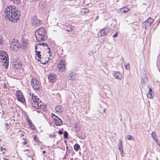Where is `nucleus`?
<instances>
[{
  "instance_id": "nucleus-1",
  "label": "nucleus",
  "mask_w": 160,
  "mask_h": 160,
  "mask_svg": "<svg viewBox=\"0 0 160 160\" xmlns=\"http://www.w3.org/2000/svg\"><path fill=\"white\" fill-rule=\"evenodd\" d=\"M20 11L14 6L9 5L6 8L5 13V17L7 21H10L12 23H15L19 21L20 16Z\"/></svg>"
},
{
  "instance_id": "nucleus-2",
  "label": "nucleus",
  "mask_w": 160,
  "mask_h": 160,
  "mask_svg": "<svg viewBox=\"0 0 160 160\" xmlns=\"http://www.w3.org/2000/svg\"><path fill=\"white\" fill-rule=\"evenodd\" d=\"M35 35L37 41L38 42L43 41L46 39L45 36L46 35V31L43 28H40L37 30Z\"/></svg>"
},
{
  "instance_id": "nucleus-3",
  "label": "nucleus",
  "mask_w": 160,
  "mask_h": 160,
  "mask_svg": "<svg viewBox=\"0 0 160 160\" xmlns=\"http://www.w3.org/2000/svg\"><path fill=\"white\" fill-rule=\"evenodd\" d=\"M16 95L18 101L24 104L25 106L27 105L26 103H25L26 100L25 98L20 90H17L16 92Z\"/></svg>"
},
{
  "instance_id": "nucleus-4",
  "label": "nucleus",
  "mask_w": 160,
  "mask_h": 160,
  "mask_svg": "<svg viewBox=\"0 0 160 160\" xmlns=\"http://www.w3.org/2000/svg\"><path fill=\"white\" fill-rule=\"evenodd\" d=\"M153 22V20L152 18H149L143 23L142 27L145 29L148 28L151 29L152 27V23Z\"/></svg>"
},
{
  "instance_id": "nucleus-5",
  "label": "nucleus",
  "mask_w": 160,
  "mask_h": 160,
  "mask_svg": "<svg viewBox=\"0 0 160 160\" xmlns=\"http://www.w3.org/2000/svg\"><path fill=\"white\" fill-rule=\"evenodd\" d=\"M31 84L32 87L34 89L37 91H39L40 85L38 81L36 79H32L31 80Z\"/></svg>"
},
{
  "instance_id": "nucleus-6",
  "label": "nucleus",
  "mask_w": 160,
  "mask_h": 160,
  "mask_svg": "<svg viewBox=\"0 0 160 160\" xmlns=\"http://www.w3.org/2000/svg\"><path fill=\"white\" fill-rule=\"evenodd\" d=\"M31 22L32 25L35 26H39L42 23L41 21L38 19L35 16H34L32 18Z\"/></svg>"
},
{
  "instance_id": "nucleus-7",
  "label": "nucleus",
  "mask_w": 160,
  "mask_h": 160,
  "mask_svg": "<svg viewBox=\"0 0 160 160\" xmlns=\"http://www.w3.org/2000/svg\"><path fill=\"white\" fill-rule=\"evenodd\" d=\"M109 29L108 28H105L101 29L98 32V35L99 37L104 35H107L109 32Z\"/></svg>"
},
{
  "instance_id": "nucleus-8",
  "label": "nucleus",
  "mask_w": 160,
  "mask_h": 160,
  "mask_svg": "<svg viewBox=\"0 0 160 160\" xmlns=\"http://www.w3.org/2000/svg\"><path fill=\"white\" fill-rule=\"evenodd\" d=\"M65 65L66 62L64 61H60L58 66L59 71L61 72L64 71L65 69Z\"/></svg>"
},
{
  "instance_id": "nucleus-9",
  "label": "nucleus",
  "mask_w": 160,
  "mask_h": 160,
  "mask_svg": "<svg viewBox=\"0 0 160 160\" xmlns=\"http://www.w3.org/2000/svg\"><path fill=\"white\" fill-rule=\"evenodd\" d=\"M57 76L54 73H51L48 76V78L51 83H53L57 80Z\"/></svg>"
},
{
  "instance_id": "nucleus-10",
  "label": "nucleus",
  "mask_w": 160,
  "mask_h": 160,
  "mask_svg": "<svg viewBox=\"0 0 160 160\" xmlns=\"http://www.w3.org/2000/svg\"><path fill=\"white\" fill-rule=\"evenodd\" d=\"M118 147L122 157H123L124 156V151L123 149L122 143L120 139L119 140Z\"/></svg>"
},
{
  "instance_id": "nucleus-11",
  "label": "nucleus",
  "mask_w": 160,
  "mask_h": 160,
  "mask_svg": "<svg viewBox=\"0 0 160 160\" xmlns=\"http://www.w3.org/2000/svg\"><path fill=\"white\" fill-rule=\"evenodd\" d=\"M63 28L64 29L68 32L72 31L74 30V27L69 24L67 23L66 25H63Z\"/></svg>"
},
{
  "instance_id": "nucleus-12",
  "label": "nucleus",
  "mask_w": 160,
  "mask_h": 160,
  "mask_svg": "<svg viewBox=\"0 0 160 160\" xmlns=\"http://www.w3.org/2000/svg\"><path fill=\"white\" fill-rule=\"evenodd\" d=\"M0 57H1V59L4 61L8 57V54L3 50H0Z\"/></svg>"
},
{
  "instance_id": "nucleus-13",
  "label": "nucleus",
  "mask_w": 160,
  "mask_h": 160,
  "mask_svg": "<svg viewBox=\"0 0 160 160\" xmlns=\"http://www.w3.org/2000/svg\"><path fill=\"white\" fill-rule=\"evenodd\" d=\"M112 75L115 78L119 80H121L122 79V76L120 72L118 71H113Z\"/></svg>"
},
{
  "instance_id": "nucleus-14",
  "label": "nucleus",
  "mask_w": 160,
  "mask_h": 160,
  "mask_svg": "<svg viewBox=\"0 0 160 160\" xmlns=\"http://www.w3.org/2000/svg\"><path fill=\"white\" fill-rule=\"evenodd\" d=\"M14 39L13 40L12 42V45H13L12 49H14L15 50H18V49L21 48V45L20 44H18V42H16L15 41L14 42Z\"/></svg>"
},
{
  "instance_id": "nucleus-15",
  "label": "nucleus",
  "mask_w": 160,
  "mask_h": 160,
  "mask_svg": "<svg viewBox=\"0 0 160 160\" xmlns=\"http://www.w3.org/2000/svg\"><path fill=\"white\" fill-rule=\"evenodd\" d=\"M55 124L56 126H59L61 124L62 122L61 119L58 117L54 118Z\"/></svg>"
},
{
  "instance_id": "nucleus-16",
  "label": "nucleus",
  "mask_w": 160,
  "mask_h": 160,
  "mask_svg": "<svg viewBox=\"0 0 160 160\" xmlns=\"http://www.w3.org/2000/svg\"><path fill=\"white\" fill-rule=\"evenodd\" d=\"M77 136L79 138H84L85 136V134L82 132V131H75Z\"/></svg>"
},
{
  "instance_id": "nucleus-17",
  "label": "nucleus",
  "mask_w": 160,
  "mask_h": 160,
  "mask_svg": "<svg viewBox=\"0 0 160 160\" xmlns=\"http://www.w3.org/2000/svg\"><path fill=\"white\" fill-rule=\"evenodd\" d=\"M148 88L149 89V92L147 94V97L148 98L152 99L153 98V91L152 89L150 88L149 86H148Z\"/></svg>"
},
{
  "instance_id": "nucleus-18",
  "label": "nucleus",
  "mask_w": 160,
  "mask_h": 160,
  "mask_svg": "<svg viewBox=\"0 0 160 160\" xmlns=\"http://www.w3.org/2000/svg\"><path fill=\"white\" fill-rule=\"evenodd\" d=\"M142 84H143L144 85H145L147 81V75L145 74H144L143 76H142Z\"/></svg>"
},
{
  "instance_id": "nucleus-19",
  "label": "nucleus",
  "mask_w": 160,
  "mask_h": 160,
  "mask_svg": "<svg viewBox=\"0 0 160 160\" xmlns=\"http://www.w3.org/2000/svg\"><path fill=\"white\" fill-rule=\"evenodd\" d=\"M55 110L57 112L61 113L63 111V108L60 105L57 106L55 107Z\"/></svg>"
},
{
  "instance_id": "nucleus-20",
  "label": "nucleus",
  "mask_w": 160,
  "mask_h": 160,
  "mask_svg": "<svg viewBox=\"0 0 160 160\" xmlns=\"http://www.w3.org/2000/svg\"><path fill=\"white\" fill-rule=\"evenodd\" d=\"M129 10V9L126 7H123L122 8L120 9L119 12L120 14H122L124 13H126L128 12Z\"/></svg>"
},
{
  "instance_id": "nucleus-21",
  "label": "nucleus",
  "mask_w": 160,
  "mask_h": 160,
  "mask_svg": "<svg viewBox=\"0 0 160 160\" xmlns=\"http://www.w3.org/2000/svg\"><path fill=\"white\" fill-rule=\"evenodd\" d=\"M8 60V58H6V59H5L4 61H2V62L4 61V64H3V66L6 69H7L8 68V66L9 65Z\"/></svg>"
},
{
  "instance_id": "nucleus-22",
  "label": "nucleus",
  "mask_w": 160,
  "mask_h": 160,
  "mask_svg": "<svg viewBox=\"0 0 160 160\" xmlns=\"http://www.w3.org/2000/svg\"><path fill=\"white\" fill-rule=\"evenodd\" d=\"M27 120L28 123V124L30 125V127L31 128V129L33 130H34L35 127L33 125V124H32L30 119L27 118Z\"/></svg>"
},
{
  "instance_id": "nucleus-23",
  "label": "nucleus",
  "mask_w": 160,
  "mask_h": 160,
  "mask_svg": "<svg viewBox=\"0 0 160 160\" xmlns=\"http://www.w3.org/2000/svg\"><path fill=\"white\" fill-rule=\"evenodd\" d=\"M151 137L155 142H157L158 137L156 133L155 132H153L151 134Z\"/></svg>"
},
{
  "instance_id": "nucleus-24",
  "label": "nucleus",
  "mask_w": 160,
  "mask_h": 160,
  "mask_svg": "<svg viewBox=\"0 0 160 160\" xmlns=\"http://www.w3.org/2000/svg\"><path fill=\"white\" fill-rule=\"evenodd\" d=\"M55 132H53L52 133L48 132L47 133V135H48V137L50 138H55L56 135L55 134Z\"/></svg>"
},
{
  "instance_id": "nucleus-25",
  "label": "nucleus",
  "mask_w": 160,
  "mask_h": 160,
  "mask_svg": "<svg viewBox=\"0 0 160 160\" xmlns=\"http://www.w3.org/2000/svg\"><path fill=\"white\" fill-rule=\"evenodd\" d=\"M80 12L82 14H84L89 12V10L87 8H83L80 9Z\"/></svg>"
},
{
  "instance_id": "nucleus-26",
  "label": "nucleus",
  "mask_w": 160,
  "mask_h": 160,
  "mask_svg": "<svg viewBox=\"0 0 160 160\" xmlns=\"http://www.w3.org/2000/svg\"><path fill=\"white\" fill-rule=\"evenodd\" d=\"M73 148L76 152H77L80 149V146L77 143L75 144L73 146Z\"/></svg>"
},
{
  "instance_id": "nucleus-27",
  "label": "nucleus",
  "mask_w": 160,
  "mask_h": 160,
  "mask_svg": "<svg viewBox=\"0 0 160 160\" xmlns=\"http://www.w3.org/2000/svg\"><path fill=\"white\" fill-rule=\"evenodd\" d=\"M37 60L38 61H40L41 64L43 65L46 64L48 62V60L44 61L43 60V58H42V59H38Z\"/></svg>"
},
{
  "instance_id": "nucleus-28",
  "label": "nucleus",
  "mask_w": 160,
  "mask_h": 160,
  "mask_svg": "<svg viewBox=\"0 0 160 160\" xmlns=\"http://www.w3.org/2000/svg\"><path fill=\"white\" fill-rule=\"evenodd\" d=\"M38 102H37L36 101H33L32 102V106L35 107L37 109L39 108V106H37V104H38Z\"/></svg>"
},
{
  "instance_id": "nucleus-29",
  "label": "nucleus",
  "mask_w": 160,
  "mask_h": 160,
  "mask_svg": "<svg viewBox=\"0 0 160 160\" xmlns=\"http://www.w3.org/2000/svg\"><path fill=\"white\" fill-rule=\"evenodd\" d=\"M35 52H36V54H35L36 56H37V57L38 58V59H41V52L39 51H37V50H36V51H35Z\"/></svg>"
},
{
  "instance_id": "nucleus-30",
  "label": "nucleus",
  "mask_w": 160,
  "mask_h": 160,
  "mask_svg": "<svg viewBox=\"0 0 160 160\" xmlns=\"http://www.w3.org/2000/svg\"><path fill=\"white\" fill-rule=\"evenodd\" d=\"M63 133V137L64 139H68V134L66 131H64Z\"/></svg>"
},
{
  "instance_id": "nucleus-31",
  "label": "nucleus",
  "mask_w": 160,
  "mask_h": 160,
  "mask_svg": "<svg viewBox=\"0 0 160 160\" xmlns=\"http://www.w3.org/2000/svg\"><path fill=\"white\" fill-rule=\"evenodd\" d=\"M12 66L13 68L16 69H18L19 68H21L20 67V65L16 64V62H14L12 64Z\"/></svg>"
},
{
  "instance_id": "nucleus-32",
  "label": "nucleus",
  "mask_w": 160,
  "mask_h": 160,
  "mask_svg": "<svg viewBox=\"0 0 160 160\" xmlns=\"http://www.w3.org/2000/svg\"><path fill=\"white\" fill-rule=\"evenodd\" d=\"M33 139L35 142L37 143L38 144L40 142L37 136L36 135H34Z\"/></svg>"
},
{
  "instance_id": "nucleus-33",
  "label": "nucleus",
  "mask_w": 160,
  "mask_h": 160,
  "mask_svg": "<svg viewBox=\"0 0 160 160\" xmlns=\"http://www.w3.org/2000/svg\"><path fill=\"white\" fill-rule=\"evenodd\" d=\"M12 2L16 5H19L21 3L20 0H13Z\"/></svg>"
},
{
  "instance_id": "nucleus-34",
  "label": "nucleus",
  "mask_w": 160,
  "mask_h": 160,
  "mask_svg": "<svg viewBox=\"0 0 160 160\" xmlns=\"http://www.w3.org/2000/svg\"><path fill=\"white\" fill-rule=\"evenodd\" d=\"M22 47L26 48L28 46L27 43L26 42L25 40H23L22 41Z\"/></svg>"
},
{
  "instance_id": "nucleus-35",
  "label": "nucleus",
  "mask_w": 160,
  "mask_h": 160,
  "mask_svg": "<svg viewBox=\"0 0 160 160\" xmlns=\"http://www.w3.org/2000/svg\"><path fill=\"white\" fill-rule=\"evenodd\" d=\"M34 98H33V97H32V100H33V101H36L37 102H39V99L38 98L37 96H35Z\"/></svg>"
},
{
  "instance_id": "nucleus-36",
  "label": "nucleus",
  "mask_w": 160,
  "mask_h": 160,
  "mask_svg": "<svg viewBox=\"0 0 160 160\" xmlns=\"http://www.w3.org/2000/svg\"><path fill=\"white\" fill-rule=\"evenodd\" d=\"M71 151H72L73 152V154H75V153L74 152L72 148V147H71L69 149H68V150L67 151V152L68 153H70Z\"/></svg>"
},
{
  "instance_id": "nucleus-37",
  "label": "nucleus",
  "mask_w": 160,
  "mask_h": 160,
  "mask_svg": "<svg viewBox=\"0 0 160 160\" xmlns=\"http://www.w3.org/2000/svg\"><path fill=\"white\" fill-rule=\"evenodd\" d=\"M127 139L129 140H132L133 139V137L131 135H128L127 136Z\"/></svg>"
},
{
  "instance_id": "nucleus-38",
  "label": "nucleus",
  "mask_w": 160,
  "mask_h": 160,
  "mask_svg": "<svg viewBox=\"0 0 160 160\" xmlns=\"http://www.w3.org/2000/svg\"><path fill=\"white\" fill-rule=\"evenodd\" d=\"M124 66L125 68L126 69H129L130 66L129 63H128L126 64H125Z\"/></svg>"
},
{
  "instance_id": "nucleus-39",
  "label": "nucleus",
  "mask_w": 160,
  "mask_h": 160,
  "mask_svg": "<svg viewBox=\"0 0 160 160\" xmlns=\"http://www.w3.org/2000/svg\"><path fill=\"white\" fill-rule=\"evenodd\" d=\"M38 45H42V46H46V47H48V44L46 43H44V42H43V43H39L38 44Z\"/></svg>"
},
{
  "instance_id": "nucleus-40",
  "label": "nucleus",
  "mask_w": 160,
  "mask_h": 160,
  "mask_svg": "<svg viewBox=\"0 0 160 160\" xmlns=\"http://www.w3.org/2000/svg\"><path fill=\"white\" fill-rule=\"evenodd\" d=\"M72 74L70 73L69 76V78L70 80H72V79H73V78H72Z\"/></svg>"
},
{
  "instance_id": "nucleus-41",
  "label": "nucleus",
  "mask_w": 160,
  "mask_h": 160,
  "mask_svg": "<svg viewBox=\"0 0 160 160\" xmlns=\"http://www.w3.org/2000/svg\"><path fill=\"white\" fill-rule=\"evenodd\" d=\"M118 32H116L113 35L112 37L113 38H116L118 35Z\"/></svg>"
},
{
  "instance_id": "nucleus-42",
  "label": "nucleus",
  "mask_w": 160,
  "mask_h": 160,
  "mask_svg": "<svg viewBox=\"0 0 160 160\" xmlns=\"http://www.w3.org/2000/svg\"><path fill=\"white\" fill-rule=\"evenodd\" d=\"M79 126V125L78 123H75L74 125V128H78Z\"/></svg>"
},
{
  "instance_id": "nucleus-43",
  "label": "nucleus",
  "mask_w": 160,
  "mask_h": 160,
  "mask_svg": "<svg viewBox=\"0 0 160 160\" xmlns=\"http://www.w3.org/2000/svg\"><path fill=\"white\" fill-rule=\"evenodd\" d=\"M3 88L4 89H7V84L6 83H4L3 84Z\"/></svg>"
},
{
  "instance_id": "nucleus-44",
  "label": "nucleus",
  "mask_w": 160,
  "mask_h": 160,
  "mask_svg": "<svg viewBox=\"0 0 160 160\" xmlns=\"http://www.w3.org/2000/svg\"><path fill=\"white\" fill-rule=\"evenodd\" d=\"M37 106H39V108H41V104L39 102H38V104H37Z\"/></svg>"
},
{
  "instance_id": "nucleus-45",
  "label": "nucleus",
  "mask_w": 160,
  "mask_h": 160,
  "mask_svg": "<svg viewBox=\"0 0 160 160\" xmlns=\"http://www.w3.org/2000/svg\"><path fill=\"white\" fill-rule=\"evenodd\" d=\"M63 131H58V133L60 135H62L63 133Z\"/></svg>"
},
{
  "instance_id": "nucleus-46",
  "label": "nucleus",
  "mask_w": 160,
  "mask_h": 160,
  "mask_svg": "<svg viewBox=\"0 0 160 160\" xmlns=\"http://www.w3.org/2000/svg\"><path fill=\"white\" fill-rule=\"evenodd\" d=\"M51 115L52 116V118L54 119L55 118H56V117H57V116H56L54 114L52 113L51 114Z\"/></svg>"
},
{
  "instance_id": "nucleus-47",
  "label": "nucleus",
  "mask_w": 160,
  "mask_h": 160,
  "mask_svg": "<svg viewBox=\"0 0 160 160\" xmlns=\"http://www.w3.org/2000/svg\"><path fill=\"white\" fill-rule=\"evenodd\" d=\"M156 142V143L158 145L160 148V144L159 143V141H158V139L157 140V142Z\"/></svg>"
},
{
  "instance_id": "nucleus-48",
  "label": "nucleus",
  "mask_w": 160,
  "mask_h": 160,
  "mask_svg": "<svg viewBox=\"0 0 160 160\" xmlns=\"http://www.w3.org/2000/svg\"><path fill=\"white\" fill-rule=\"evenodd\" d=\"M3 41V39L2 37L0 36V44H2Z\"/></svg>"
},
{
  "instance_id": "nucleus-49",
  "label": "nucleus",
  "mask_w": 160,
  "mask_h": 160,
  "mask_svg": "<svg viewBox=\"0 0 160 160\" xmlns=\"http://www.w3.org/2000/svg\"><path fill=\"white\" fill-rule=\"evenodd\" d=\"M16 62V64H18V65H20V67H21V66H22V64L21 63L20 61L19 62Z\"/></svg>"
},
{
  "instance_id": "nucleus-50",
  "label": "nucleus",
  "mask_w": 160,
  "mask_h": 160,
  "mask_svg": "<svg viewBox=\"0 0 160 160\" xmlns=\"http://www.w3.org/2000/svg\"><path fill=\"white\" fill-rule=\"evenodd\" d=\"M0 148L1 149V150L2 151H3V150H4L5 151L6 150V149L5 148H3L2 147H0Z\"/></svg>"
},
{
  "instance_id": "nucleus-51",
  "label": "nucleus",
  "mask_w": 160,
  "mask_h": 160,
  "mask_svg": "<svg viewBox=\"0 0 160 160\" xmlns=\"http://www.w3.org/2000/svg\"><path fill=\"white\" fill-rule=\"evenodd\" d=\"M27 142L26 141H25L24 142H22V144L23 145H26L27 144Z\"/></svg>"
},
{
  "instance_id": "nucleus-52",
  "label": "nucleus",
  "mask_w": 160,
  "mask_h": 160,
  "mask_svg": "<svg viewBox=\"0 0 160 160\" xmlns=\"http://www.w3.org/2000/svg\"><path fill=\"white\" fill-rule=\"evenodd\" d=\"M39 45H38V44L37 45H36L35 46V51L36 50H37V48H38V46H39Z\"/></svg>"
},
{
  "instance_id": "nucleus-53",
  "label": "nucleus",
  "mask_w": 160,
  "mask_h": 160,
  "mask_svg": "<svg viewBox=\"0 0 160 160\" xmlns=\"http://www.w3.org/2000/svg\"><path fill=\"white\" fill-rule=\"evenodd\" d=\"M57 96L58 97H59V98H61V95L59 93H58Z\"/></svg>"
},
{
  "instance_id": "nucleus-54",
  "label": "nucleus",
  "mask_w": 160,
  "mask_h": 160,
  "mask_svg": "<svg viewBox=\"0 0 160 160\" xmlns=\"http://www.w3.org/2000/svg\"><path fill=\"white\" fill-rule=\"evenodd\" d=\"M66 150H67V151L68 150V149L69 148H68V147L67 145H66Z\"/></svg>"
},
{
  "instance_id": "nucleus-55",
  "label": "nucleus",
  "mask_w": 160,
  "mask_h": 160,
  "mask_svg": "<svg viewBox=\"0 0 160 160\" xmlns=\"http://www.w3.org/2000/svg\"><path fill=\"white\" fill-rule=\"evenodd\" d=\"M42 152L43 154H45L46 153V151H45L44 150L42 151Z\"/></svg>"
},
{
  "instance_id": "nucleus-56",
  "label": "nucleus",
  "mask_w": 160,
  "mask_h": 160,
  "mask_svg": "<svg viewBox=\"0 0 160 160\" xmlns=\"http://www.w3.org/2000/svg\"><path fill=\"white\" fill-rule=\"evenodd\" d=\"M64 141V142H65V144H66V145H67V141Z\"/></svg>"
},
{
  "instance_id": "nucleus-57",
  "label": "nucleus",
  "mask_w": 160,
  "mask_h": 160,
  "mask_svg": "<svg viewBox=\"0 0 160 160\" xmlns=\"http://www.w3.org/2000/svg\"><path fill=\"white\" fill-rule=\"evenodd\" d=\"M32 97H33V98H35V99L37 98H34V94L33 93L32 94Z\"/></svg>"
},
{
  "instance_id": "nucleus-58",
  "label": "nucleus",
  "mask_w": 160,
  "mask_h": 160,
  "mask_svg": "<svg viewBox=\"0 0 160 160\" xmlns=\"http://www.w3.org/2000/svg\"><path fill=\"white\" fill-rule=\"evenodd\" d=\"M106 109L104 108V110H103V112H105H105H106Z\"/></svg>"
},
{
  "instance_id": "nucleus-59",
  "label": "nucleus",
  "mask_w": 160,
  "mask_h": 160,
  "mask_svg": "<svg viewBox=\"0 0 160 160\" xmlns=\"http://www.w3.org/2000/svg\"><path fill=\"white\" fill-rule=\"evenodd\" d=\"M48 53L49 54L50 53L51 54V52L50 51V50H49V51L48 52Z\"/></svg>"
},
{
  "instance_id": "nucleus-60",
  "label": "nucleus",
  "mask_w": 160,
  "mask_h": 160,
  "mask_svg": "<svg viewBox=\"0 0 160 160\" xmlns=\"http://www.w3.org/2000/svg\"><path fill=\"white\" fill-rule=\"evenodd\" d=\"M24 136V134H22V135L20 136L21 137H23Z\"/></svg>"
},
{
  "instance_id": "nucleus-61",
  "label": "nucleus",
  "mask_w": 160,
  "mask_h": 160,
  "mask_svg": "<svg viewBox=\"0 0 160 160\" xmlns=\"http://www.w3.org/2000/svg\"><path fill=\"white\" fill-rule=\"evenodd\" d=\"M66 159V157H65V156H64L63 157V159Z\"/></svg>"
},
{
  "instance_id": "nucleus-62",
  "label": "nucleus",
  "mask_w": 160,
  "mask_h": 160,
  "mask_svg": "<svg viewBox=\"0 0 160 160\" xmlns=\"http://www.w3.org/2000/svg\"><path fill=\"white\" fill-rule=\"evenodd\" d=\"M48 48H47L48 49V50H50V48H49V47H48Z\"/></svg>"
},
{
  "instance_id": "nucleus-63",
  "label": "nucleus",
  "mask_w": 160,
  "mask_h": 160,
  "mask_svg": "<svg viewBox=\"0 0 160 160\" xmlns=\"http://www.w3.org/2000/svg\"><path fill=\"white\" fill-rule=\"evenodd\" d=\"M6 125L7 126H9V125L7 124V123H6L5 126H6Z\"/></svg>"
},
{
  "instance_id": "nucleus-64",
  "label": "nucleus",
  "mask_w": 160,
  "mask_h": 160,
  "mask_svg": "<svg viewBox=\"0 0 160 160\" xmlns=\"http://www.w3.org/2000/svg\"><path fill=\"white\" fill-rule=\"evenodd\" d=\"M25 151H29V149H26L25 150Z\"/></svg>"
}]
</instances>
